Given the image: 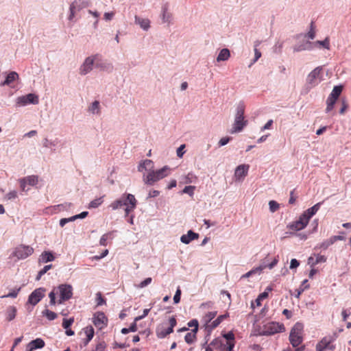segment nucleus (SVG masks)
Returning <instances> with one entry per match:
<instances>
[{
	"label": "nucleus",
	"mask_w": 351,
	"mask_h": 351,
	"mask_svg": "<svg viewBox=\"0 0 351 351\" xmlns=\"http://www.w3.org/2000/svg\"><path fill=\"white\" fill-rule=\"evenodd\" d=\"M169 167L168 166H165L160 169L156 171L153 169L147 174L144 173L143 175V180L145 184L152 186L155 182L167 177L169 175Z\"/></svg>",
	"instance_id": "3"
},
{
	"label": "nucleus",
	"mask_w": 351,
	"mask_h": 351,
	"mask_svg": "<svg viewBox=\"0 0 351 351\" xmlns=\"http://www.w3.org/2000/svg\"><path fill=\"white\" fill-rule=\"evenodd\" d=\"M20 291V288L17 289L12 290L10 293H8L7 295L2 296V298H14L17 296L19 292Z\"/></svg>",
	"instance_id": "56"
},
{
	"label": "nucleus",
	"mask_w": 351,
	"mask_h": 351,
	"mask_svg": "<svg viewBox=\"0 0 351 351\" xmlns=\"http://www.w3.org/2000/svg\"><path fill=\"white\" fill-rule=\"evenodd\" d=\"M160 18L162 23L170 25L173 21V14L169 10L167 5H163L161 9Z\"/></svg>",
	"instance_id": "18"
},
{
	"label": "nucleus",
	"mask_w": 351,
	"mask_h": 351,
	"mask_svg": "<svg viewBox=\"0 0 351 351\" xmlns=\"http://www.w3.org/2000/svg\"><path fill=\"white\" fill-rule=\"evenodd\" d=\"M134 23L138 25L143 31H148L151 27V21L149 19L142 18L136 15L134 16Z\"/></svg>",
	"instance_id": "21"
},
{
	"label": "nucleus",
	"mask_w": 351,
	"mask_h": 351,
	"mask_svg": "<svg viewBox=\"0 0 351 351\" xmlns=\"http://www.w3.org/2000/svg\"><path fill=\"white\" fill-rule=\"evenodd\" d=\"M341 91H342L341 86H335L333 88V89H332V92L330 93V94L329 95V96L337 99L338 97H339L340 94L341 93Z\"/></svg>",
	"instance_id": "39"
},
{
	"label": "nucleus",
	"mask_w": 351,
	"mask_h": 351,
	"mask_svg": "<svg viewBox=\"0 0 351 351\" xmlns=\"http://www.w3.org/2000/svg\"><path fill=\"white\" fill-rule=\"evenodd\" d=\"M250 166L248 165H240L236 167L234 177L236 181H242L247 175Z\"/></svg>",
	"instance_id": "15"
},
{
	"label": "nucleus",
	"mask_w": 351,
	"mask_h": 351,
	"mask_svg": "<svg viewBox=\"0 0 351 351\" xmlns=\"http://www.w3.org/2000/svg\"><path fill=\"white\" fill-rule=\"evenodd\" d=\"M195 186H186L183 191V193L189 194L191 197H192L194 195V191H195Z\"/></svg>",
	"instance_id": "47"
},
{
	"label": "nucleus",
	"mask_w": 351,
	"mask_h": 351,
	"mask_svg": "<svg viewBox=\"0 0 351 351\" xmlns=\"http://www.w3.org/2000/svg\"><path fill=\"white\" fill-rule=\"evenodd\" d=\"M25 181L27 182V184L30 186H35L38 184V178L36 176H29L24 178Z\"/></svg>",
	"instance_id": "38"
},
{
	"label": "nucleus",
	"mask_w": 351,
	"mask_h": 351,
	"mask_svg": "<svg viewBox=\"0 0 351 351\" xmlns=\"http://www.w3.org/2000/svg\"><path fill=\"white\" fill-rule=\"evenodd\" d=\"M180 295H181V289L180 287H178L176 293L173 296V302L175 304H178L180 301Z\"/></svg>",
	"instance_id": "55"
},
{
	"label": "nucleus",
	"mask_w": 351,
	"mask_h": 351,
	"mask_svg": "<svg viewBox=\"0 0 351 351\" xmlns=\"http://www.w3.org/2000/svg\"><path fill=\"white\" fill-rule=\"evenodd\" d=\"M245 105L243 101H239L235 110L234 119L230 130L231 134L239 133L241 132L247 125V121L245 119L244 112Z\"/></svg>",
	"instance_id": "2"
},
{
	"label": "nucleus",
	"mask_w": 351,
	"mask_h": 351,
	"mask_svg": "<svg viewBox=\"0 0 351 351\" xmlns=\"http://www.w3.org/2000/svg\"><path fill=\"white\" fill-rule=\"evenodd\" d=\"M267 298V291H264L261 293L258 298L255 300L254 302H252V308H255V304L256 306H260L261 305V301Z\"/></svg>",
	"instance_id": "34"
},
{
	"label": "nucleus",
	"mask_w": 351,
	"mask_h": 351,
	"mask_svg": "<svg viewBox=\"0 0 351 351\" xmlns=\"http://www.w3.org/2000/svg\"><path fill=\"white\" fill-rule=\"evenodd\" d=\"M334 243L333 242V240L332 239V237L326 239V240H324L323 242H322L321 243H319L317 247L319 248V249H322V250H326L329 246L332 245V244Z\"/></svg>",
	"instance_id": "37"
},
{
	"label": "nucleus",
	"mask_w": 351,
	"mask_h": 351,
	"mask_svg": "<svg viewBox=\"0 0 351 351\" xmlns=\"http://www.w3.org/2000/svg\"><path fill=\"white\" fill-rule=\"evenodd\" d=\"M228 316V314H225V315H219L216 319H215L212 324H211V327L213 328H215L216 327H217L221 323V322L226 319L227 317Z\"/></svg>",
	"instance_id": "42"
},
{
	"label": "nucleus",
	"mask_w": 351,
	"mask_h": 351,
	"mask_svg": "<svg viewBox=\"0 0 351 351\" xmlns=\"http://www.w3.org/2000/svg\"><path fill=\"white\" fill-rule=\"evenodd\" d=\"M84 332L86 335L87 341H90L94 336L93 328L91 326H88L85 328Z\"/></svg>",
	"instance_id": "43"
},
{
	"label": "nucleus",
	"mask_w": 351,
	"mask_h": 351,
	"mask_svg": "<svg viewBox=\"0 0 351 351\" xmlns=\"http://www.w3.org/2000/svg\"><path fill=\"white\" fill-rule=\"evenodd\" d=\"M100 58V54L95 53L85 58L80 64L78 73L82 76L89 74L95 68L96 61Z\"/></svg>",
	"instance_id": "4"
},
{
	"label": "nucleus",
	"mask_w": 351,
	"mask_h": 351,
	"mask_svg": "<svg viewBox=\"0 0 351 351\" xmlns=\"http://www.w3.org/2000/svg\"><path fill=\"white\" fill-rule=\"evenodd\" d=\"M337 100V99L331 97L330 96H328V97L326 100V104H327V106L326 108V112H329L333 109Z\"/></svg>",
	"instance_id": "36"
},
{
	"label": "nucleus",
	"mask_w": 351,
	"mask_h": 351,
	"mask_svg": "<svg viewBox=\"0 0 351 351\" xmlns=\"http://www.w3.org/2000/svg\"><path fill=\"white\" fill-rule=\"evenodd\" d=\"M55 260V256L50 251H44L40 255L38 258V262L40 263H46L48 262H51Z\"/></svg>",
	"instance_id": "28"
},
{
	"label": "nucleus",
	"mask_w": 351,
	"mask_h": 351,
	"mask_svg": "<svg viewBox=\"0 0 351 351\" xmlns=\"http://www.w3.org/2000/svg\"><path fill=\"white\" fill-rule=\"evenodd\" d=\"M86 5L85 0H75L73 1L69 7V15L68 19L72 21L75 16V14L82 10Z\"/></svg>",
	"instance_id": "14"
},
{
	"label": "nucleus",
	"mask_w": 351,
	"mask_h": 351,
	"mask_svg": "<svg viewBox=\"0 0 351 351\" xmlns=\"http://www.w3.org/2000/svg\"><path fill=\"white\" fill-rule=\"evenodd\" d=\"M15 102L16 107H23L29 104L37 105L39 103V98L34 93H29L16 97Z\"/></svg>",
	"instance_id": "10"
},
{
	"label": "nucleus",
	"mask_w": 351,
	"mask_h": 351,
	"mask_svg": "<svg viewBox=\"0 0 351 351\" xmlns=\"http://www.w3.org/2000/svg\"><path fill=\"white\" fill-rule=\"evenodd\" d=\"M45 341L40 338H37L29 343V346H32L35 350L41 349L45 346Z\"/></svg>",
	"instance_id": "31"
},
{
	"label": "nucleus",
	"mask_w": 351,
	"mask_h": 351,
	"mask_svg": "<svg viewBox=\"0 0 351 351\" xmlns=\"http://www.w3.org/2000/svg\"><path fill=\"white\" fill-rule=\"evenodd\" d=\"M261 42L257 40L254 43V60L258 61V60L261 57V52L258 49V47L260 45Z\"/></svg>",
	"instance_id": "44"
},
{
	"label": "nucleus",
	"mask_w": 351,
	"mask_h": 351,
	"mask_svg": "<svg viewBox=\"0 0 351 351\" xmlns=\"http://www.w3.org/2000/svg\"><path fill=\"white\" fill-rule=\"evenodd\" d=\"M285 330V327L282 324L278 323L271 322L267 327L266 330L263 331V335H271L277 332H280Z\"/></svg>",
	"instance_id": "16"
},
{
	"label": "nucleus",
	"mask_w": 351,
	"mask_h": 351,
	"mask_svg": "<svg viewBox=\"0 0 351 351\" xmlns=\"http://www.w3.org/2000/svg\"><path fill=\"white\" fill-rule=\"evenodd\" d=\"M56 292L53 290H52L49 293V298L50 299V301H49V304L51 305V306H54L56 303H58V300L56 301Z\"/></svg>",
	"instance_id": "50"
},
{
	"label": "nucleus",
	"mask_w": 351,
	"mask_h": 351,
	"mask_svg": "<svg viewBox=\"0 0 351 351\" xmlns=\"http://www.w3.org/2000/svg\"><path fill=\"white\" fill-rule=\"evenodd\" d=\"M299 265H300V262L295 258H292L290 262L289 268L291 269H296L298 267H299Z\"/></svg>",
	"instance_id": "62"
},
{
	"label": "nucleus",
	"mask_w": 351,
	"mask_h": 351,
	"mask_svg": "<svg viewBox=\"0 0 351 351\" xmlns=\"http://www.w3.org/2000/svg\"><path fill=\"white\" fill-rule=\"evenodd\" d=\"M93 323L98 329L104 328L108 324V318L103 312H96L93 317Z\"/></svg>",
	"instance_id": "12"
},
{
	"label": "nucleus",
	"mask_w": 351,
	"mask_h": 351,
	"mask_svg": "<svg viewBox=\"0 0 351 351\" xmlns=\"http://www.w3.org/2000/svg\"><path fill=\"white\" fill-rule=\"evenodd\" d=\"M114 12H105L104 14V19L106 21H110L114 18Z\"/></svg>",
	"instance_id": "61"
},
{
	"label": "nucleus",
	"mask_w": 351,
	"mask_h": 351,
	"mask_svg": "<svg viewBox=\"0 0 351 351\" xmlns=\"http://www.w3.org/2000/svg\"><path fill=\"white\" fill-rule=\"evenodd\" d=\"M103 197H99L92 200L88 204V208H98L103 203Z\"/></svg>",
	"instance_id": "40"
},
{
	"label": "nucleus",
	"mask_w": 351,
	"mask_h": 351,
	"mask_svg": "<svg viewBox=\"0 0 351 351\" xmlns=\"http://www.w3.org/2000/svg\"><path fill=\"white\" fill-rule=\"evenodd\" d=\"M42 315L49 320L52 321L57 318V314L49 309L46 308L42 312Z\"/></svg>",
	"instance_id": "35"
},
{
	"label": "nucleus",
	"mask_w": 351,
	"mask_h": 351,
	"mask_svg": "<svg viewBox=\"0 0 351 351\" xmlns=\"http://www.w3.org/2000/svg\"><path fill=\"white\" fill-rule=\"evenodd\" d=\"M34 253V248L29 245H19L16 247L11 256L17 260L25 259Z\"/></svg>",
	"instance_id": "8"
},
{
	"label": "nucleus",
	"mask_w": 351,
	"mask_h": 351,
	"mask_svg": "<svg viewBox=\"0 0 351 351\" xmlns=\"http://www.w3.org/2000/svg\"><path fill=\"white\" fill-rule=\"evenodd\" d=\"M316 43L322 46L326 49H330V43L328 38H326L324 40H317Z\"/></svg>",
	"instance_id": "51"
},
{
	"label": "nucleus",
	"mask_w": 351,
	"mask_h": 351,
	"mask_svg": "<svg viewBox=\"0 0 351 351\" xmlns=\"http://www.w3.org/2000/svg\"><path fill=\"white\" fill-rule=\"evenodd\" d=\"M326 261V257L325 256L321 255V254H317L316 256L315 261L312 263L311 267H313L319 263H325Z\"/></svg>",
	"instance_id": "46"
},
{
	"label": "nucleus",
	"mask_w": 351,
	"mask_h": 351,
	"mask_svg": "<svg viewBox=\"0 0 351 351\" xmlns=\"http://www.w3.org/2000/svg\"><path fill=\"white\" fill-rule=\"evenodd\" d=\"M230 58V51L227 48H223L220 50L216 60L217 62L227 61Z\"/></svg>",
	"instance_id": "29"
},
{
	"label": "nucleus",
	"mask_w": 351,
	"mask_h": 351,
	"mask_svg": "<svg viewBox=\"0 0 351 351\" xmlns=\"http://www.w3.org/2000/svg\"><path fill=\"white\" fill-rule=\"evenodd\" d=\"M152 282V278L149 277V278H145L144 280H143L140 284H138L136 287L138 288V289H142V288H144L147 286H148L149 285H150Z\"/></svg>",
	"instance_id": "48"
},
{
	"label": "nucleus",
	"mask_w": 351,
	"mask_h": 351,
	"mask_svg": "<svg viewBox=\"0 0 351 351\" xmlns=\"http://www.w3.org/2000/svg\"><path fill=\"white\" fill-rule=\"evenodd\" d=\"M74 319L70 318L69 319H64L62 322V326L65 329H68L73 323Z\"/></svg>",
	"instance_id": "54"
},
{
	"label": "nucleus",
	"mask_w": 351,
	"mask_h": 351,
	"mask_svg": "<svg viewBox=\"0 0 351 351\" xmlns=\"http://www.w3.org/2000/svg\"><path fill=\"white\" fill-rule=\"evenodd\" d=\"M59 295L58 304H62L73 296V287L69 284H62L53 289Z\"/></svg>",
	"instance_id": "5"
},
{
	"label": "nucleus",
	"mask_w": 351,
	"mask_h": 351,
	"mask_svg": "<svg viewBox=\"0 0 351 351\" xmlns=\"http://www.w3.org/2000/svg\"><path fill=\"white\" fill-rule=\"evenodd\" d=\"M87 112L93 116H100L101 113L100 102L98 100L91 102L88 106Z\"/></svg>",
	"instance_id": "20"
},
{
	"label": "nucleus",
	"mask_w": 351,
	"mask_h": 351,
	"mask_svg": "<svg viewBox=\"0 0 351 351\" xmlns=\"http://www.w3.org/2000/svg\"><path fill=\"white\" fill-rule=\"evenodd\" d=\"M252 276L253 275H261L263 272V267H254L250 270Z\"/></svg>",
	"instance_id": "59"
},
{
	"label": "nucleus",
	"mask_w": 351,
	"mask_h": 351,
	"mask_svg": "<svg viewBox=\"0 0 351 351\" xmlns=\"http://www.w3.org/2000/svg\"><path fill=\"white\" fill-rule=\"evenodd\" d=\"M269 210L271 213L276 212L279 208V204L274 200L269 202Z\"/></svg>",
	"instance_id": "49"
},
{
	"label": "nucleus",
	"mask_w": 351,
	"mask_h": 351,
	"mask_svg": "<svg viewBox=\"0 0 351 351\" xmlns=\"http://www.w3.org/2000/svg\"><path fill=\"white\" fill-rule=\"evenodd\" d=\"M72 204L71 203H64V204H58V205H56V206H54V210H58V211H61V210H69L71 206H72Z\"/></svg>",
	"instance_id": "41"
},
{
	"label": "nucleus",
	"mask_w": 351,
	"mask_h": 351,
	"mask_svg": "<svg viewBox=\"0 0 351 351\" xmlns=\"http://www.w3.org/2000/svg\"><path fill=\"white\" fill-rule=\"evenodd\" d=\"M305 37H308L309 39L313 40L315 37V32L313 27V23H311V29L308 32L304 35Z\"/></svg>",
	"instance_id": "58"
},
{
	"label": "nucleus",
	"mask_w": 351,
	"mask_h": 351,
	"mask_svg": "<svg viewBox=\"0 0 351 351\" xmlns=\"http://www.w3.org/2000/svg\"><path fill=\"white\" fill-rule=\"evenodd\" d=\"M95 68L99 69L101 71H105L108 73L112 72L114 69L112 64L107 61H103L101 60V56L98 60L96 61Z\"/></svg>",
	"instance_id": "19"
},
{
	"label": "nucleus",
	"mask_w": 351,
	"mask_h": 351,
	"mask_svg": "<svg viewBox=\"0 0 351 351\" xmlns=\"http://www.w3.org/2000/svg\"><path fill=\"white\" fill-rule=\"evenodd\" d=\"M230 137H223V138H221L219 140V143H218L219 146V147H221V146H224V145H226V144H228V142L230 141Z\"/></svg>",
	"instance_id": "64"
},
{
	"label": "nucleus",
	"mask_w": 351,
	"mask_h": 351,
	"mask_svg": "<svg viewBox=\"0 0 351 351\" xmlns=\"http://www.w3.org/2000/svg\"><path fill=\"white\" fill-rule=\"evenodd\" d=\"M154 168V162L152 160L146 159L143 160L138 166V171L143 172L144 170L150 172Z\"/></svg>",
	"instance_id": "24"
},
{
	"label": "nucleus",
	"mask_w": 351,
	"mask_h": 351,
	"mask_svg": "<svg viewBox=\"0 0 351 351\" xmlns=\"http://www.w3.org/2000/svg\"><path fill=\"white\" fill-rule=\"evenodd\" d=\"M169 326H166L165 324H162L156 328V335L160 339L166 337L168 335L173 331V328L176 326L177 322L175 317H171L169 319Z\"/></svg>",
	"instance_id": "9"
},
{
	"label": "nucleus",
	"mask_w": 351,
	"mask_h": 351,
	"mask_svg": "<svg viewBox=\"0 0 351 351\" xmlns=\"http://www.w3.org/2000/svg\"><path fill=\"white\" fill-rule=\"evenodd\" d=\"M128 199L129 200V204L125 208V216L128 215L130 212L133 211L137 204V201L134 195L128 194Z\"/></svg>",
	"instance_id": "27"
},
{
	"label": "nucleus",
	"mask_w": 351,
	"mask_h": 351,
	"mask_svg": "<svg viewBox=\"0 0 351 351\" xmlns=\"http://www.w3.org/2000/svg\"><path fill=\"white\" fill-rule=\"evenodd\" d=\"M128 194L129 193L123 194L120 198L112 202L110 204V207L113 210H117V209L121 208L123 206H125V207L127 206H128V204H129V200L128 199Z\"/></svg>",
	"instance_id": "17"
},
{
	"label": "nucleus",
	"mask_w": 351,
	"mask_h": 351,
	"mask_svg": "<svg viewBox=\"0 0 351 351\" xmlns=\"http://www.w3.org/2000/svg\"><path fill=\"white\" fill-rule=\"evenodd\" d=\"M322 71V66H317L307 75L306 84L310 88L316 86L324 80Z\"/></svg>",
	"instance_id": "7"
},
{
	"label": "nucleus",
	"mask_w": 351,
	"mask_h": 351,
	"mask_svg": "<svg viewBox=\"0 0 351 351\" xmlns=\"http://www.w3.org/2000/svg\"><path fill=\"white\" fill-rule=\"evenodd\" d=\"M5 197L8 200L15 199L17 197V192L16 191H11L6 194Z\"/></svg>",
	"instance_id": "57"
},
{
	"label": "nucleus",
	"mask_w": 351,
	"mask_h": 351,
	"mask_svg": "<svg viewBox=\"0 0 351 351\" xmlns=\"http://www.w3.org/2000/svg\"><path fill=\"white\" fill-rule=\"evenodd\" d=\"M303 328L302 324L297 322L291 330L289 341L293 347H298L302 343L303 340L302 336Z\"/></svg>",
	"instance_id": "6"
},
{
	"label": "nucleus",
	"mask_w": 351,
	"mask_h": 351,
	"mask_svg": "<svg viewBox=\"0 0 351 351\" xmlns=\"http://www.w3.org/2000/svg\"><path fill=\"white\" fill-rule=\"evenodd\" d=\"M309 285L308 284V280H304L302 282L300 287L296 290L295 297L299 298L302 293L304 292V290L307 289Z\"/></svg>",
	"instance_id": "32"
},
{
	"label": "nucleus",
	"mask_w": 351,
	"mask_h": 351,
	"mask_svg": "<svg viewBox=\"0 0 351 351\" xmlns=\"http://www.w3.org/2000/svg\"><path fill=\"white\" fill-rule=\"evenodd\" d=\"M322 203L315 204L312 207L305 210L298 220L288 225V228L292 230L299 231L303 230L308 223L309 219L319 210Z\"/></svg>",
	"instance_id": "1"
},
{
	"label": "nucleus",
	"mask_w": 351,
	"mask_h": 351,
	"mask_svg": "<svg viewBox=\"0 0 351 351\" xmlns=\"http://www.w3.org/2000/svg\"><path fill=\"white\" fill-rule=\"evenodd\" d=\"M217 315V311H211L208 312L204 317V319L206 322H210Z\"/></svg>",
	"instance_id": "52"
},
{
	"label": "nucleus",
	"mask_w": 351,
	"mask_h": 351,
	"mask_svg": "<svg viewBox=\"0 0 351 351\" xmlns=\"http://www.w3.org/2000/svg\"><path fill=\"white\" fill-rule=\"evenodd\" d=\"M313 49V44L308 40H303L293 46L294 52H300L302 51H310Z\"/></svg>",
	"instance_id": "22"
},
{
	"label": "nucleus",
	"mask_w": 351,
	"mask_h": 351,
	"mask_svg": "<svg viewBox=\"0 0 351 351\" xmlns=\"http://www.w3.org/2000/svg\"><path fill=\"white\" fill-rule=\"evenodd\" d=\"M185 147V145H181L176 151L177 156L179 158H182L184 154V149Z\"/></svg>",
	"instance_id": "63"
},
{
	"label": "nucleus",
	"mask_w": 351,
	"mask_h": 351,
	"mask_svg": "<svg viewBox=\"0 0 351 351\" xmlns=\"http://www.w3.org/2000/svg\"><path fill=\"white\" fill-rule=\"evenodd\" d=\"M45 291L46 289L43 287L36 289L29 295L28 302L32 305L35 306L44 298Z\"/></svg>",
	"instance_id": "13"
},
{
	"label": "nucleus",
	"mask_w": 351,
	"mask_h": 351,
	"mask_svg": "<svg viewBox=\"0 0 351 351\" xmlns=\"http://www.w3.org/2000/svg\"><path fill=\"white\" fill-rule=\"evenodd\" d=\"M59 143L60 140L58 138H56L54 139H49L46 137L44 138L43 140V146L46 149H49L54 152L56 150V147H57Z\"/></svg>",
	"instance_id": "23"
},
{
	"label": "nucleus",
	"mask_w": 351,
	"mask_h": 351,
	"mask_svg": "<svg viewBox=\"0 0 351 351\" xmlns=\"http://www.w3.org/2000/svg\"><path fill=\"white\" fill-rule=\"evenodd\" d=\"M335 340V335L324 337L316 346V351H324L326 350H333L335 346L332 343Z\"/></svg>",
	"instance_id": "11"
},
{
	"label": "nucleus",
	"mask_w": 351,
	"mask_h": 351,
	"mask_svg": "<svg viewBox=\"0 0 351 351\" xmlns=\"http://www.w3.org/2000/svg\"><path fill=\"white\" fill-rule=\"evenodd\" d=\"M195 333L193 332V333L192 332L186 333L184 337L185 341L189 344L193 343L195 341Z\"/></svg>",
	"instance_id": "45"
},
{
	"label": "nucleus",
	"mask_w": 351,
	"mask_h": 351,
	"mask_svg": "<svg viewBox=\"0 0 351 351\" xmlns=\"http://www.w3.org/2000/svg\"><path fill=\"white\" fill-rule=\"evenodd\" d=\"M113 232H109L108 233L103 234L99 240L100 245H107V240L113 239Z\"/></svg>",
	"instance_id": "33"
},
{
	"label": "nucleus",
	"mask_w": 351,
	"mask_h": 351,
	"mask_svg": "<svg viewBox=\"0 0 351 351\" xmlns=\"http://www.w3.org/2000/svg\"><path fill=\"white\" fill-rule=\"evenodd\" d=\"M16 311L17 310L15 306H8L5 311L6 319L9 322L13 320L16 317Z\"/></svg>",
	"instance_id": "30"
},
{
	"label": "nucleus",
	"mask_w": 351,
	"mask_h": 351,
	"mask_svg": "<svg viewBox=\"0 0 351 351\" xmlns=\"http://www.w3.org/2000/svg\"><path fill=\"white\" fill-rule=\"evenodd\" d=\"M19 74L15 71H10L6 75L4 81L0 82L1 86H10L12 83L19 79Z\"/></svg>",
	"instance_id": "25"
},
{
	"label": "nucleus",
	"mask_w": 351,
	"mask_h": 351,
	"mask_svg": "<svg viewBox=\"0 0 351 351\" xmlns=\"http://www.w3.org/2000/svg\"><path fill=\"white\" fill-rule=\"evenodd\" d=\"M96 301L97 306H101L106 303V300L102 297L101 293L100 292H98L96 294Z\"/></svg>",
	"instance_id": "53"
},
{
	"label": "nucleus",
	"mask_w": 351,
	"mask_h": 351,
	"mask_svg": "<svg viewBox=\"0 0 351 351\" xmlns=\"http://www.w3.org/2000/svg\"><path fill=\"white\" fill-rule=\"evenodd\" d=\"M199 234L193 230H189L187 234H183L180 237V241L184 244H189L191 241L198 239Z\"/></svg>",
	"instance_id": "26"
},
{
	"label": "nucleus",
	"mask_w": 351,
	"mask_h": 351,
	"mask_svg": "<svg viewBox=\"0 0 351 351\" xmlns=\"http://www.w3.org/2000/svg\"><path fill=\"white\" fill-rule=\"evenodd\" d=\"M189 326L193 327L194 326L195 328L193 330V332L196 333L198 330V322L196 319H193L190 321L188 324Z\"/></svg>",
	"instance_id": "60"
}]
</instances>
